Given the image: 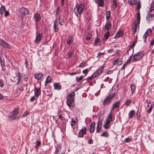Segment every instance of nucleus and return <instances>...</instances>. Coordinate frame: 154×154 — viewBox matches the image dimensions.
Returning <instances> with one entry per match:
<instances>
[{"label": "nucleus", "instance_id": "f03ea898", "mask_svg": "<svg viewBox=\"0 0 154 154\" xmlns=\"http://www.w3.org/2000/svg\"><path fill=\"white\" fill-rule=\"evenodd\" d=\"M116 96V94L115 93H113L112 94H109L104 99L103 102V105L105 106L107 105L110 102V100L112 99Z\"/></svg>", "mask_w": 154, "mask_h": 154}, {"label": "nucleus", "instance_id": "0eeeda50", "mask_svg": "<svg viewBox=\"0 0 154 154\" xmlns=\"http://www.w3.org/2000/svg\"><path fill=\"white\" fill-rule=\"evenodd\" d=\"M87 128L85 127H83L82 129L79 131V137H83L84 134H86Z\"/></svg>", "mask_w": 154, "mask_h": 154}, {"label": "nucleus", "instance_id": "a211bd4d", "mask_svg": "<svg viewBox=\"0 0 154 154\" xmlns=\"http://www.w3.org/2000/svg\"><path fill=\"white\" fill-rule=\"evenodd\" d=\"M120 104V103L119 101L114 103L112 105V108L111 109V110H113L115 108L119 107Z\"/></svg>", "mask_w": 154, "mask_h": 154}, {"label": "nucleus", "instance_id": "de8ad7c7", "mask_svg": "<svg viewBox=\"0 0 154 154\" xmlns=\"http://www.w3.org/2000/svg\"><path fill=\"white\" fill-rule=\"evenodd\" d=\"M88 69H86L83 71V73L84 74H85L86 75L88 73Z\"/></svg>", "mask_w": 154, "mask_h": 154}, {"label": "nucleus", "instance_id": "9d476101", "mask_svg": "<svg viewBox=\"0 0 154 154\" xmlns=\"http://www.w3.org/2000/svg\"><path fill=\"white\" fill-rule=\"evenodd\" d=\"M19 11L20 14L23 15H27L29 13V10L24 7L20 8L19 10Z\"/></svg>", "mask_w": 154, "mask_h": 154}, {"label": "nucleus", "instance_id": "20e7f679", "mask_svg": "<svg viewBox=\"0 0 154 154\" xmlns=\"http://www.w3.org/2000/svg\"><path fill=\"white\" fill-rule=\"evenodd\" d=\"M144 56L143 51L139 52L134 54L133 56V62L138 61L141 59Z\"/></svg>", "mask_w": 154, "mask_h": 154}, {"label": "nucleus", "instance_id": "72a5a7b5", "mask_svg": "<svg viewBox=\"0 0 154 154\" xmlns=\"http://www.w3.org/2000/svg\"><path fill=\"white\" fill-rule=\"evenodd\" d=\"M152 33V31L150 29H148L147 31L146 32L145 34L146 35H145L144 38L146 37L147 36L150 35Z\"/></svg>", "mask_w": 154, "mask_h": 154}, {"label": "nucleus", "instance_id": "f704fd0d", "mask_svg": "<svg viewBox=\"0 0 154 154\" xmlns=\"http://www.w3.org/2000/svg\"><path fill=\"white\" fill-rule=\"evenodd\" d=\"M73 39L72 37L71 36L69 37L68 40L67 41V44L69 45L70 44L73 42Z\"/></svg>", "mask_w": 154, "mask_h": 154}, {"label": "nucleus", "instance_id": "412c9836", "mask_svg": "<svg viewBox=\"0 0 154 154\" xmlns=\"http://www.w3.org/2000/svg\"><path fill=\"white\" fill-rule=\"evenodd\" d=\"M34 92L35 96L37 97H38L41 94V90L39 88H35L34 90Z\"/></svg>", "mask_w": 154, "mask_h": 154}, {"label": "nucleus", "instance_id": "c756f323", "mask_svg": "<svg viewBox=\"0 0 154 154\" xmlns=\"http://www.w3.org/2000/svg\"><path fill=\"white\" fill-rule=\"evenodd\" d=\"M137 2V0H128V3L132 5H135Z\"/></svg>", "mask_w": 154, "mask_h": 154}, {"label": "nucleus", "instance_id": "473e14b6", "mask_svg": "<svg viewBox=\"0 0 154 154\" xmlns=\"http://www.w3.org/2000/svg\"><path fill=\"white\" fill-rule=\"evenodd\" d=\"M111 12L109 11H107L106 12V19L107 21H108L109 18L110 17Z\"/></svg>", "mask_w": 154, "mask_h": 154}, {"label": "nucleus", "instance_id": "bb28decb", "mask_svg": "<svg viewBox=\"0 0 154 154\" xmlns=\"http://www.w3.org/2000/svg\"><path fill=\"white\" fill-rule=\"evenodd\" d=\"M135 114V111L134 110H132L130 111L128 114V118L129 119L132 118L133 117L134 115Z\"/></svg>", "mask_w": 154, "mask_h": 154}, {"label": "nucleus", "instance_id": "1a4fd4ad", "mask_svg": "<svg viewBox=\"0 0 154 154\" xmlns=\"http://www.w3.org/2000/svg\"><path fill=\"white\" fill-rule=\"evenodd\" d=\"M0 44L4 47L7 48H10L9 45L1 38H0Z\"/></svg>", "mask_w": 154, "mask_h": 154}, {"label": "nucleus", "instance_id": "39448f33", "mask_svg": "<svg viewBox=\"0 0 154 154\" xmlns=\"http://www.w3.org/2000/svg\"><path fill=\"white\" fill-rule=\"evenodd\" d=\"M104 68V64L103 65L97 69L93 74V76L95 78L99 77L101 74Z\"/></svg>", "mask_w": 154, "mask_h": 154}, {"label": "nucleus", "instance_id": "f8f14e48", "mask_svg": "<svg viewBox=\"0 0 154 154\" xmlns=\"http://www.w3.org/2000/svg\"><path fill=\"white\" fill-rule=\"evenodd\" d=\"M58 20L56 19L54 23L53 30L54 32H57L58 30Z\"/></svg>", "mask_w": 154, "mask_h": 154}, {"label": "nucleus", "instance_id": "7c9ffc66", "mask_svg": "<svg viewBox=\"0 0 154 154\" xmlns=\"http://www.w3.org/2000/svg\"><path fill=\"white\" fill-rule=\"evenodd\" d=\"M51 82V78L50 77L48 76L46 78V81L45 83V86L47 85L48 83H50Z\"/></svg>", "mask_w": 154, "mask_h": 154}, {"label": "nucleus", "instance_id": "dca6fc26", "mask_svg": "<svg viewBox=\"0 0 154 154\" xmlns=\"http://www.w3.org/2000/svg\"><path fill=\"white\" fill-rule=\"evenodd\" d=\"M95 2L98 6L102 7L104 5V0H95Z\"/></svg>", "mask_w": 154, "mask_h": 154}, {"label": "nucleus", "instance_id": "338daca9", "mask_svg": "<svg viewBox=\"0 0 154 154\" xmlns=\"http://www.w3.org/2000/svg\"><path fill=\"white\" fill-rule=\"evenodd\" d=\"M5 62L4 59L2 58L1 56H0V63L4 62Z\"/></svg>", "mask_w": 154, "mask_h": 154}, {"label": "nucleus", "instance_id": "8fccbe9b", "mask_svg": "<svg viewBox=\"0 0 154 154\" xmlns=\"http://www.w3.org/2000/svg\"><path fill=\"white\" fill-rule=\"evenodd\" d=\"M113 5L114 6L115 8H116L117 6V4L116 2V0H113Z\"/></svg>", "mask_w": 154, "mask_h": 154}, {"label": "nucleus", "instance_id": "0e129e2a", "mask_svg": "<svg viewBox=\"0 0 154 154\" xmlns=\"http://www.w3.org/2000/svg\"><path fill=\"white\" fill-rule=\"evenodd\" d=\"M1 66L2 67V69H3V68L4 67H5V62H2V63H1Z\"/></svg>", "mask_w": 154, "mask_h": 154}, {"label": "nucleus", "instance_id": "4468645a", "mask_svg": "<svg viewBox=\"0 0 154 154\" xmlns=\"http://www.w3.org/2000/svg\"><path fill=\"white\" fill-rule=\"evenodd\" d=\"M95 125V122H93L91 124L89 128V131L91 133H92L94 131Z\"/></svg>", "mask_w": 154, "mask_h": 154}, {"label": "nucleus", "instance_id": "37998d69", "mask_svg": "<svg viewBox=\"0 0 154 154\" xmlns=\"http://www.w3.org/2000/svg\"><path fill=\"white\" fill-rule=\"evenodd\" d=\"M76 122L73 119H72L71 122V125L72 127L74 126L76 124Z\"/></svg>", "mask_w": 154, "mask_h": 154}, {"label": "nucleus", "instance_id": "423d86ee", "mask_svg": "<svg viewBox=\"0 0 154 154\" xmlns=\"http://www.w3.org/2000/svg\"><path fill=\"white\" fill-rule=\"evenodd\" d=\"M18 113V109H16L13 111L11 113V118L13 120L19 119V117L17 115Z\"/></svg>", "mask_w": 154, "mask_h": 154}, {"label": "nucleus", "instance_id": "cd10ccee", "mask_svg": "<svg viewBox=\"0 0 154 154\" xmlns=\"http://www.w3.org/2000/svg\"><path fill=\"white\" fill-rule=\"evenodd\" d=\"M5 8L4 6H2L0 8V14L2 15L5 11Z\"/></svg>", "mask_w": 154, "mask_h": 154}, {"label": "nucleus", "instance_id": "69168bd1", "mask_svg": "<svg viewBox=\"0 0 154 154\" xmlns=\"http://www.w3.org/2000/svg\"><path fill=\"white\" fill-rule=\"evenodd\" d=\"M132 54L130 56V57L129 58V59L127 60V61L126 62H128V63H130V60H131V57L132 56Z\"/></svg>", "mask_w": 154, "mask_h": 154}, {"label": "nucleus", "instance_id": "052dcab7", "mask_svg": "<svg viewBox=\"0 0 154 154\" xmlns=\"http://www.w3.org/2000/svg\"><path fill=\"white\" fill-rule=\"evenodd\" d=\"M152 106L151 105L150 108L148 109V111H147V112H148V113H150L152 110Z\"/></svg>", "mask_w": 154, "mask_h": 154}, {"label": "nucleus", "instance_id": "4d7b16f0", "mask_svg": "<svg viewBox=\"0 0 154 154\" xmlns=\"http://www.w3.org/2000/svg\"><path fill=\"white\" fill-rule=\"evenodd\" d=\"M72 54L73 52H68V57H70L72 56Z\"/></svg>", "mask_w": 154, "mask_h": 154}, {"label": "nucleus", "instance_id": "aec40b11", "mask_svg": "<svg viewBox=\"0 0 154 154\" xmlns=\"http://www.w3.org/2000/svg\"><path fill=\"white\" fill-rule=\"evenodd\" d=\"M34 17L35 18V20L36 23L37 22H38L41 19V17L40 16V15L38 14V12H37L35 13Z\"/></svg>", "mask_w": 154, "mask_h": 154}, {"label": "nucleus", "instance_id": "bf43d9fd", "mask_svg": "<svg viewBox=\"0 0 154 154\" xmlns=\"http://www.w3.org/2000/svg\"><path fill=\"white\" fill-rule=\"evenodd\" d=\"M125 141L126 142L129 143L130 142V141H131V140L130 138H129V137H128L127 138H125Z\"/></svg>", "mask_w": 154, "mask_h": 154}, {"label": "nucleus", "instance_id": "4be33fe9", "mask_svg": "<svg viewBox=\"0 0 154 154\" xmlns=\"http://www.w3.org/2000/svg\"><path fill=\"white\" fill-rule=\"evenodd\" d=\"M42 38V35L40 33H39L38 35L36 36L35 40V43H38L40 41Z\"/></svg>", "mask_w": 154, "mask_h": 154}, {"label": "nucleus", "instance_id": "a19ab883", "mask_svg": "<svg viewBox=\"0 0 154 154\" xmlns=\"http://www.w3.org/2000/svg\"><path fill=\"white\" fill-rule=\"evenodd\" d=\"M137 41H135L134 43L133 44V45L132 46H131V47L129 49H128V50L127 51V53L129 54V51L131 50V48L134 47V45H135V44L136 43H137Z\"/></svg>", "mask_w": 154, "mask_h": 154}, {"label": "nucleus", "instance_id": "3c124183", "mask_svg": "<svg viewBox=\"0 0 154 154\" xmlns=\"http://www.w3.org/2000/svg\"><path fill=\"white\" fill-rule=\"evenodd\" d=\"M101 127L97 126L96 129V132L97 133L100 132L101 131Z\"/></svg>", "mask_w": 154, "mask_h": 154}, {"label": "nucleus", "instance_id": "7ed1b4c3", "mask_svg": "<svg viewBox=\"0 0 154 154\" xmlns=\"http://www.w3.org/2000/svg\"><path fill=\"white\" fill-rule=\"evenodd\" d=\"M137 22H134V25L132 26V32L134 34H135L137 30V24H139L140 23V14L139 12H138L137 14Z\"/></svg>", "mask_w": 154, "mask_h": 154}, {"label": "nucleus", "instance_id": "e2e57ef3", "mask_svg": "<svg viewBox=\"0 0 154 154\" xmlns=\"http://www.w3.org/2000/svg\"><path fill=\"white\" fill-rule=\"evenodd\" d=\"M35 99V97L33 96L30 99V101L31 102H33L34 101V100Z\"/></svg>", "mask_w": 154, "mask_h": 154}, {"label": "nucleus", "instance_id": "b1692460", "mask_svg": "<svg viewBox=\"0 0 154 154\" xmlns=\"http://www.w3.org/2000/svg\"><path fill=\"white\" fill-rule=\"evenodd\" d=\"M54 88L56 90H59L61 89V86L58 83H54Z\"/></svg>", "mask_w": 154, "mask_h": 154}, {"label": "nucleus", "instance_id": "a18cd8bd", "mask_svg": "<svg viewBox=\"0 0 154 154\" xmlns=\"http://www.w3.org/2000/svg\"><path fill=\"white\" fill-rule=\"evenodd\" d=\"M92 35L91 34H88L87 35V37L86 38V40H90L91 39V38L92 37Z\"/></svg>", "mask_w": 154, "mask_h": 154}, {"label": "nucleus", "instance_id": "603ef678", "mask_svg": "<svg viewBox=\"0 0 154 154\" xmlns=\"http://www.w3.org/2000/svg\"><path fill=\"white\" fill-rule=\"evenodd\" d=\"M99 42V39L98 38L95 39L94 41V44L95 45H97Z\"/></svg>", "mask_w": 154, "mask_h": 154}, {"label": "nucleus", "instance_id": "09e8293b", "mask_svg": "<svg viewBox=\"0 0 154 154\" xmlns=\"http://www.w3.org/2000/svg\"><path fill=\"white\" fill-rule=\"evenodd\" d=\"M94 78L93 76V75L90 77H88L87 79V80L88 82H89L93 78Z\"/></svg>", "mask_w": 154, "mask_h": 154}, {"label": "nucleus", "instance_id": "c03bdc74", "mask_svg": "<svg viewBox=\"0 0 154 154\" xmlns=\"http://www.w3.org/2000/svg\"><path fill=\"white\" fill-rule=\"evenodd\" d=\"M29 114V113L28 111H26L23 114L22 116L23 117H25V116L28 115Z\"/></svg>", "mask_w": 154, "mask_h": 154}, {"label": "nucleus", "instance_id": "864d4df0", "mask_svg": "<svg viewBox=\"0 0 154 154\" xmlns=\"http://www.w3.org/2000/svg\"><path fill=\"white\" fill-rule=\"evenodd\" d=\"M58 118L61 120H63L65 119V118L61 114L59 115Z\"/></svg>", "mask_w": 154, "mask_h": 154}, {"label": "nucleus", "instance_id": "e433bc0d", "mask_svg": "<svg viewBox=\"0 0 154 154\" xmlns=\"http://www.w3.org/2000/svg\"><path fill=\"white\" fill-rule=\"evenodd\" d=\"M83 76L82 75H81L79 78H78L77 76L76 77V81L77 82H79L83 78Z\"/></svg>", "mask_w": 154, "mask_h": 154}, {"label": "nucleus", "instance_id": "f257e3e1", "mask_svg": "<svg viewBox=\"0 0 154 154\" xmlns=\"http://www.w3.org/2000/svg\"><path fill=\"white\" fill-rule=\"evenodd\" d=\"M75 95V93L74 92H72L69 94L67 96L66 103L67 105L69 108L71 106H74L72 104L74 102Z\"/></svg>", "mask_w": 154, "mask_h": 154}, {"label": "nucleus", "instance_id": "6ab92c4d", "mask_svg": "<svg viewBox=\"0 0 154 154\" xmlns=\"http://www.w3.org/2000/svg\"><path fill=\"white\" fill-rule=\"evenodd\" d=\"M43 76L42 73H36L35 74V78L37 80H40Z\"/></svg>", "mask_w": 154, "mask_h": 154}, {"label": "nucleus", "instance_id": "393cba45", "mask_svg": "<svg viewBox=\"0 0 154 154\" xmlns=\"http://www.w3.org/2000/svg\"><path fill=\"white\" fill-rule=\"evenodd\" d=\"M109 35L110 33L109 32H106L103 35V40L104 41L106 40L107 39L109 38Z\"/></svg>", "mask_w": 154, "mask_h": 154}, {"label": "nucleus", "instance_id": "774afa93", "mask_svg": "<svg viewBox=\"0 0 154 154\" xmlns=\"http://www.w3.org/2000/svg\"><path fill=\"white\" fill-rule=\"evenodd\" d=\"M128 64V62H126L124 64L122 68V69H124L125 67L126 66V65Z\"/></svg>", "mask_w": 154, "mask_h": 154}, {"label": "nucleus", "instance_id": "79ce46f5", "mask_svg": "<svg viewBox=\"0 0 154 154\" xmlns=\"http://www.w3.org/2000/svg\"><path fill=\"white\" fill-rule=\"evenodd\" d=\"M103 122L102 120L99 121L97 123V126L101 127Z\"/></svg>", "mask_w": 154, "mask_h": 154}, {"label": "nucleus", "instance_id": "58836bf2", "mask_svg": "<svg viewBox=\"0 0 154 154\" xmlns=\"http://www.w3.org/2000/svg\"><path fill=\"white\" fill-rule=\"evenodd\" d=\"M141 7V4L140 1H139L137 5V7L136 8L137 10H138L139 11L140 8Z\"/></svg>", "mask_w": 154, "mask_h": 154}, {"label": "nucleus", "instance_id": "ea45409f", "mask_svg": "<svg viewBox=\"0 0 154 154\" xmlns=\"http://www.w3.org/2000/svg\"><path fill=\"white\" fill-rule=\"evenodd\" d=\"M131 100H127L125 103V105H126V106H129L131 103Z\"/></svg>", "mask_w": 154, "mask_h": 154}, {"label": "nucleus", "instance_id": "c9c22d12", "mask_svg": "<svg viewBox=\"0 0 154 154\" xmlns=\"http://www.w3.org/2000/svg\"><path fill=\"white\" fill-rule=\"evenodd\" d=\"M103 126L105 129H108L110 126V124L106 122V123L103 125Z\"/></svg>", "mask_w": 154, "mask_h": 154}, {"label": "nucleus", "instance_id": "6e6552de", "mask_svg": "<svg viewBox=\"0 0 154 154\" xmlns=\"http://www.w3.org/2000/svg\"><path fill=\"white\" fill-rule=\"evenodd\" d=\"M148 14L146 17V20L147 22L150 23L153 20V17L154 14H150L151 12L149 13V11L148 12Z\"/></svg>", "mask_w": 154, "mask_h": 154}, {"label": "nucleus", "instance_id": "49530a36", "mask_svg": "<svg viewBox=\"0 0 154 154\" xmlns=\"http://www.w3.org/2000/svg\"><path fill=\"white\" fill-rule=\"evenodd\" d=\"M18 79L17 83V85H18L19 84L21 79L20 74L19 72L18 73Z\"/></svg>", "mask_w": 154, "mask_h": 154}, {"label": "nucleus", "instance_id": "13d9d810", "mask_svg": "<svg viewBox=\"0 0 154 154\" xmlns=\"http://www.w3.org/2000/svg\"><path fill=\"white\" fill-rule=\"evenodd\" d=\"M114 52L113 49H109L107 50V52L109 53H111Z\"/></svg>", "mask_w": 154, "mask_h": 154}, {"label": "nucleus", "instance_id": "680f3d73", "mask_svg": "<svg viewBox=\"0 0 154 154\" xmlns=\"http://www.w3.org/2000/svg\"><path fill=\"white\" fill-rule=\"evenodd\" d=\"M60 7H58L56 11V14L57 15L58 14L59 12L60 11Z\"/></svg>", "mask_w": 154, "mask_h": 154}, {"label": "nucleus", "instance_id": "f3484780", "mask_svg": "<svg viewBox=\"0 0 154 154\" xmlns=\"http://www.w3.org/2000/svg\"><path fill=\"white\" fill-rule=\"evenodd\" d=\"M124 34V32L122 30H119L118 31L115 36L114 38H118L122 36Z\"/></svg>", "mask_w": 154, "mask_h": 154}, {"label": "nucleus", "instance_id": "4c0bfd02", "mask_svg": "<svg viewBox=\"0 0 154 154\" xmlns=\"http://www.w3.org/2000/svg\"><path fill=\"white\" fill-rule=\"evenodd\" d=\"M101 136L104 137H107L109 136V134L106 132H105L103 133L101 135Z\"/></svg>", "mask_w": 154, "mask_h": 154}, {"label": "nucleus", "instance_id": "6e6d98bb", "mask_svg": "<svg viewBox=\"0 0 154 154\" xmlns=\"http://www.w3.org/2000/svg\"><path fill=\"white\" fill-rule=\"evenodd\" d=\"M88 143L89 144H92L93 143V140L91 139L88 141Z\"/></svg>", "mask_w": 154, "mask_h": 154}, {"label": "nucleus", "instance_id": "2f4dec72", "mask_svg": "<svg viewBox=\"0 0 154 154\" xmlns=\"http://www.w3.org/2000/svg\"><path fill=\"white\" fill-rule=\"evenodd\" d=\"M36 145L35 146V148L37 150L38 149L39 147L41 145V143L40 141H36Z\"/></svg>", "mask_w": 154, "mask_h": 154}, {"label": "nucleus", "instance_id": "5fc2aeb1", "mask_svg": "<svg viewBox=\"0 0 154 154\" xmlns=\"http://www.w3.org/2000/svg\"><path fill=\"white\" fill-rule=\"evenodd\" d=\"M9 15V13L8 11H5V16L7 17Z\"/></svg>", "mask_w": 154, "mask_h": 154}, {"label": "nucleus", "instance_id": "ddd939ff", "mask_svg": "<svg viewBox=\"0 0 154 154\" xmlns=\"http://www.w3.org/2000/svg\"><path fill=\"white\" fill-rule=\"evenodd\" d=\"M122 63V59L120 58H119L117 59L114 60L113 62V65H116L117 64L121 65Z\"/></svg>", "mask_w": 154, "mask_h": 154}, {"label": "nucleus", "instance_id": "c85d7f7f", "mask_svg": "<svg viewBox=\"0 0 154 154\" xmlns=\"http://www.w3.org/2000/svg\"><path fill=\"white\" fill-rule=\"evenodd\" d=\"M130 86L131 90L132 91V94H133L135 91L136 89L135 86L134 84H131Z\"/></svg>", "mask_w": 154, "mask_h": 154}, {"label": "nucleus", "instance_id": "a878e982", "mask_svg": "<svg viewBox=\"0 0 154 154\" xmlns=\"http://www.w3.org/2000/svg\"><path fill=\"white\" fill-rule=\"evenodd\" d=\"M154 10V1H152L150 4L149 12H151L152 11Z\"/></svg>", "mask_w": 154, "mask_h": 154}, {"label": "nucleus", "instance_id": "9b49d317", "mask_svg": "<svg viewBox=\"0 0 154 154\" xmlns=\"http://www.w3.org/2000/svg\"><path fill=\"white\" fill-rule=\"evenodd\" d=\"M84 8V4L83 3H82L80 4L77 8V12L78 13L80 14L82 13L83 10Z\"/></svg>", "mask_w": 154, "mask_h": 154}, {"label": "nucleus", "instance_id": "2eb2a0df", "mask_svg": "<svg viewBox=\"0 0 154 154\" xmlns=\"http://www.w3.org/2000/svg\"><path fill=\"white\" fill-rule=\"evenodd\" d=\"M112 115L111 112H110L109 115L108 116L106 120V122L110 123L112 121Z\"/></svg>", "mask_w": 154, "mask_h": 154}, {"label": "nucleus", "instance_id": "5701e85b", "mask_svg": "<svg viewBox=\"0 0 154 154\" xmlns=\"http://www.w3.org/2000/svg\"><path fill=\"white\" fill-rule=\"evenodd\" d=\"M111 26V24L110 22H108L106 23L104 26L105 29L107 30H109Z\"/></svg>", "mask_w": 154, "mask_h": 154}]
</instances>
